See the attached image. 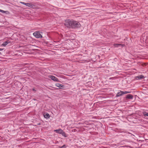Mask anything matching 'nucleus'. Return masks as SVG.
Instances as JSON below:
<instances>
[{"instance_id": "obj_1", "label": "nucleus", "mask_w": 148, "mask_h": 148, "mask_svg": "<svg viewBox=\"0 0 148 148\" xmlns=\"http://www.w3.org/2000/svg\"><path fill=\"white\" fill-rule=\"evenodd\" d=\"M64 25L67 27L72 28H76L79 27L81 26L78 22L70 19L66 20Z\"/></svg>"}, {"instance_id": "obj_2", "label": "nucleus", "mask_w": 148, "mask_h": 148, "mask_svg": "<svg viewBox=\"0 0 148 148\" xmlns=\"http://www.w3.org/2000/svg\"><path fill=\"white\" fill-rule=\"evenodd\" d=\"M33 35L37 38H41L42 36L40 32H36L33 33Z\"/></svg>"}, {"instance_id": "obj_3", "label": "nucleus", "mask_w": 148, "mask_h": 148, "mask_svg": "<svg viewBox=\"0 0 148 148\" xmlns=\"http://www.w3.org/2000/svg\"><path fill=\"white\" fill-rule=\"evenodd\" d=\"M130 92H131L130 91L123 92L122 91H120V92H118L117 94L116 97H119L122 95L123 94L130 93Z\"/></svg>"}, {"instance_id": "obj_4", "label": "nucleus", "mask_w": 148, "mask_h": 148, "mask_svg": "<svg viewBox=\"0 0 148 148\" xmlns=\"http://www.w3.org/2000/svg\"><path fill=\"white\" fill-rule=\"evenodd\" d=\"M49 77L51 78L52 80L55 82H58V79L52 75H49Z\"/></svg>"}, {"instance_id": "obj_5", "label": "nucleus", "mask_w": 148, "mask_h": 148, "mask_svg": "<svg viewBox=\"0 0 148 148\" xmlns=\"http://www.w3.org/2000/svg\"><path fill=\"white\" fill-rule=\"evenodd\" d=\"M119 46H121V47H123L125 46L124 44H114V46L115 47H118Z\"/></svg>"}, {"instance_id": "obj_6", "label": "nucleus", "mask_w": 148, "mask_h": 148, "mask_svg": "<svg viewBox=\"0 0 148 148\" xmlns=\"http://www.w3.org/2000/svg\"><path fill=\"white\" fill-rule=\"evenodd\" d=\"M56 86L60 88H64V86L62 85V84H60L59 83H57L56 84Z\"/></svg>"}, {"instance_id": "obj_7", "label": "nucleus", "mask_w": 148, "mask_h": 148, "mask_svg": "<svg viewBox=\"0 0 148 148\" xmlns=\"http://www.w3.org/2000/svg\"><path fill=\"white\" fill-rule=\"evenodd\" d=\"M126 98L129 99H132L133 98V96L131 94H128L127 95Z\"/></svg>"}, {"instance_id": "obj_8", "label": "nucleus", "mask_w": 148, "mask_h": 148, "mask_svg": "<svg viewBox=\"0 0 148 148\" xmlns=\"http://www.w3.org/2000/svg\"><path fill=\"white\" fill-rule=\"evenodd\" d=\"M10 43V42L9 41H6L5 42H4L3 44H2V45L3 46H6L8 43Z\"/></svg>"}, {"instance_id": "obj_9", "label": "nucleus", "mask_w": 148, "mask_h": 148, "mask_svg": "<svg viewBox=\"0 0 148 148\" xmlns=\"http://www.w3.org/2000/svg\"><path fill=\"white\" fill-rule=\"evenodd\" d=\"M55 131L57 133L62 134V133L63 132V130L61 129H59L55 130Z\"/></svg>"}, {"instance_id": "obj_10", "label": "nucleus", "mask_w": 148, "mask_h": 148, "mask_svg": "<svg viewBox=\"0 0 148 148\" xmlns=\"http://www.w3.org/2000/svg\"><path fill=\"white\" fill-rule=\"evenodd\" d=\"M136 79L138 78V79H141L144 78V76L143 75H140L136 77Z\"/></svg>"}, {"instance_id": "obj_11", "label": "nucleus", "mask_w": 148, "mask_h": 148, "mask_svg": "<svg viewBox=\"0 0 148 148\" xmlns=\"http://www.w3.org/2000/svg\"><path fill=\"white\" fill-rule=\"evenodd\" d=\"M44 117L46 118H49L50 117L49 115L48 114H47L44 115Z\"/></svg>"}, {"instance_id": "obj_12", "label": "nucleus", "mask_w": 148, "mask_h": 148, "mask_svg": "<svg viewBox=\"0 0 148 148\" xmlns=\"http://www.w3.org/2000/svg\"><path fill=\"white\" fill-rule=\"evenodd\" d=\"M1 12L2 13H4L7 14H10L9 12L8 11H5L2 10Z\"/></svg>"}, {"instance_id": "obj_13", "label": "nucleus", "mask_w": 148, "mask_h": 148, "mask_svg": "<svg viewBox=\"0 0 148 148\" xmlns=\"http://www.w3.org/2000/svg\"><path fill=\"white\" fill-rule=\"evenodd\" d=\"M25 5L28 7H30L32 5V4L30 3H25Z\"/></svg>"}, {"instance_id": "obj_14", "label": "nucleus", "mask_w": 148, "mask_h": 148, "mask_svg": "<svg viewBox=\"0 0 148 148\" xmlns=\"http://www.w3.org/2000/svg\"><path fill=\"white\" fill-rule=\"evenodd\" d=\"M62 135L63 136H64L65 137H66V134L65 133V132H64L63 131V132L62 133Z\"/></svg>"}, {"instance_id": "obj_15", "label": "nucleus", "mask_w": 148, "mask_h": 148, "mask_svg": "<svg viewBox=\"0 0 148 148\" xmlns=\"http://www.w3.org/2000/svg\"><path fill=\"white\" fill-rule=\"evenodd\" d=\"M144 115L145 116H148V113H146V114H144Z\"/></svg>"}, {"instance_id": "obj_16", "label": "nucleus", "mask_w": 148, "mask_h": 148, "mask_svg": "<svg viewBox=\"0 0 148 148\" xmlns=\"http://www.w3.org/2000/svg\"><path fill=\"white\" fill-rule=\"evenodd\" d=\"M20 3L23 4H24V5H25V3H25L24 2H20Z\"/></svg>"}, {"instance_id": "obj_17", "label": "nucleus", "mask_w": 148, "mask_h": 148, "mask_svg": "<svg viewBox=\"0 0 148 148\" xmlns=\"http://www.w3.org/2000/svg\"><path fill=\"white\" fill-rule=\"evenodd\" d=\"M65 146H66L65 145H63V146H62V147H61V148H64V147H65Z\"/></svg>"}, {"instance_id": "obj_18", "label": "nucleus", "mask_w": 148, "mask_h": 148, "mask_svg": "<svg viewBox=\"0 0 148 148\" xmlns=\"http://www.w3.org/2000/svg\"><path fill=\"white\" fill-rule=\"evenodd\" d=\"M32 90H33V91H34L35 92L36 91V90H35V89H34V88H33Z\"/></svg>"}, {"instance_id": "obj_19", "label": "nucleus", "mask_w": 148, "mask_h": 148, "mask_svg": "<svg viewBox=\"0 0 148 148\" xmlns=\"http://www.w3.org/2000/svg\"><path fill=\"white\" fill-rule=\"evenodd\" d=\"M3 50V49H0V51H2Z\"/></svg>"}, {"instance_id": "obj_20", "label": "nucleus", "mask_w": 148, "mask_h": 148, "mask_svg": "<svg viewBox=\"0 0 148 148\" xmlns=\"http://www.w3.org/2000/svg\"><path fill=\"white\" fill-rule=\"evenodd\" d=\"M113 78V77H111V78H109V79H111Z\"/></svg>"}, {"instance_id": "obj_21", "label": "nucleus", "mask_w": 148, "mask_h": 148, "mask_svg": "<svg viewBox=\"0 0 148 148\" xmlns=\"http://www.w3.org/2000/svg\"><path fill=\"white\" fill-rule=\"evenodd\" d=\"M2 10L0 9V12H1V11Z\"/></svg>"}, {"instance_id": "obj_22", "label": "nucleus", "mask_w": 148, "mask_h": 148, "mask_svg": "<svg viewBox=\"0 0 148 148\" xmlns=\"http://www.w3.org/2000/svg\"><path fill=\"white\" fill-rule=\"evenodd\" d=\"M0 53H1L0 52Z\"/></svg>"}]
</instances>
